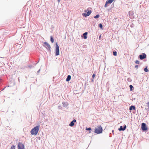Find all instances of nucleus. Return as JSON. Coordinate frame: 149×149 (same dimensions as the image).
<instances>
[{"label": "nucleus", "mask_w": 149, "mask_h": 149, "mask_svg": "<svg viewBox=\"0 0 149 149\" xmlns=\"http://www.w3.org/2000/svg\"><path fill=\"white\" fill-rule=\"evenodd\" d=\"M72 121L74 123L76 122V120L75 119H73Z\"/></svg>", "instance_id": "cd10ccee"}, {"label": "nucleus", "mask_w": 149, "mask_h": 149, "mask_svg": "<svg viewBox=\"0 0 149 149\" xmlns=\"http://www.w3.org/2000/svg\"><path fill=\"white\" fill-rule=\"evenodd\" d=\"M88 10V9H87V10H84V12L87 13Z\"/></svg>", "instance_id": "c85d7f7f"}, {"label": "nucleus", "mask_w": 149, "mask_h": 149, "mask_svg": "<svg viewBox=\"0 0 149 149\" xmlns=\"http://www.w3.org/2000/svg\"><path fill=\"white\" fill-rule=\"evenodd\" d=\"M50 40L52 43H53L54 39L52 36H50Z\"/></svg>", "instance_id": "2eb2a0df"}, {"label": "nucleus", "mask_w": 149, "mask_h": 149, "mask_svg": "<svg viewBox=\"0 0 149 149\" xmlns=\"http://www.w3.org/2000/svg\"><path fill=\"white\" fill-rule=\"evenodd\" d=\"M5 88H6V87H5L4 88H3V90H2V91H3V90Z\"/></svg>", "instance_id": "e433bc0d"}, {"label": "nucleus", "mask_w": 149, "mask_h": 149, "mask_svg": "<svg viewBox=\"0 0 149 149\" xmlns=\"http://www.w3.org/2000/svg\"><path fill=\"white\" fill-rule=\"evenodd\" d=\"M39 139H40V137H39Z\"/></svg>", "instance_id": "58836bf2"}, {"label": "nucleus", "mask_w": 149, "mask_h": 149, "mask_svg": "<svg viewBox=\"0 0 149 149\" xmlns=\"http://www.w3.org/2000/svg\"><path fill=\"white\" fill-rule=\"evenodd\" d=\"M56 53H55V55L56 56H58L59 54V47L57 44L56 43V49L55 50Z\"/></svg>", "instance_id": "39448f33"}, {"label": "nucleus", "mask_w": 149, "mask_h": 149, "mask_svg": "<svg viewBox=\"0 0 149 149\" xmlns=\"http://www.w3.org/2000/svg\"><path fill=\"white\" fill-rule=\"evenodd\" d=\"M91 12H92L91 10H88L86 13H83L82 15L85 17H86L89 16L91 13Z\"/></svg>", "instance_id": "6e6552de"}, {"label": "nucleus", "mask_w": 149, "mask_h": 149, "mask_svg": "<svg viewBox=\"0 0 149 149\" xmlns=\"http://www.w3.org/2000/svg\"><path fill=\"white\" fill-rule=\"evenodd\" d=\"M71 79V76L70 75H68L66 79V81H69Z\"/></svg>", "instance_id": "f8f14e48"}, {"label": "nucleus", "mask_w": 149, "mask_h": 149, "mask_svg": "<svg viewBox=\"0 0 149 149\" xmlns=\"http://www.w3.org/2000/svg\"><path fill=\"white\" fill-rule=\"evenodd\" d=\"M88 34L87 32H85L83 34V36L84 37V38L85 39H86L87 38V35Z\"/></svg>", "instance_id": "9b49d317"}, {"label": "nucleus", "mask_w": 149, "mask_h": 149, "mask_svg": "<svg viewBox=\"0 0 149 149\" xmlns=\"http://www.w3.org/2000/svg\"><path fill=\"white\" fill-rule=\"evenodd\" d=\"M91 130V127H88V128H86V130H88L90 131Z\"/></svg>", "instance_id": "5701e85b"}, {"label": "nucleus", "mask_w": 149, "mask_h": 149, "mask_svg": "<svg viewBox=\"0 0 149 149\" xmlns=\"http://www.w3.org/2000/svg\"><path fill=\"white\" fill-rule=\"evenodd\" d=\"M135 63H136V64H139V61L138 60H136V61H135Z\"/></svg>", "instance_id": "b1692460"}, {"label": "nucleus", "mask_w": 149, "mask_h": 149, "mask_svg": "<svg viewBox=\"0 0 149 149\" xmlns=\"http://www.w3.org/2000/svg\"><path fill=\"white\" fill-rule=\"evenodd\" d=\"M113 55L114 56H116L117 55V53L116 51H113Z\"/></svg>", "instance_id": "a211bd4d"}, {"label": "nucleus", "mask_w": 149, "mask_h": 149, "mask_svg": "<svg viewBox=\"0 0 149 149\" xmlns=\"http://www.w3.org/2000/svg\"><path fill=\"white\" fill-rule=\"evenodd\" d=\"M63 106L65 107H67L68 105V103L67 102H63L62 103Z\"/></svg>", "instance_id": "9d476101"}, {"label": "nucleus", "mask_w": 149, "mask_h": 149, "mask_svg": "<svg viewBox=\"0 0 149 149\" xmlns=\"http://www.w3.org/2000/svg\"><path fill=\"white\" fill-rule=\"evenodd\" d=\"M114 0H107L106 1L107 3L108 4H111V3Z\"/></svg>", "instance_id": "4468645a"}, {"label": "nucleus", "mask_w": 149, "mask_h": 149, "mask_svg": "<svg viewBox=\"0 0 149 149\" xmlns=\"http://www.w3.org/2000/svg\"><path fill=\"white\" fill-rule=\"evenodd\" d=\"M89 133H91V131L89 132Z\"/></svg>", "instance_id": "ea45409f"}, {"label": "nucleus", "mask_w": 149, "mask_h": 149, "mask_svg": "<svg viewBox=\"0 0 149 149\" xmlns=\"http://www.w3.org/2000/svg\"><path fill=\"white\" fill-rule=\"evenodd\" d=\"M18 149H24V145L21 142H19L17 145Z\"/></svg>", "instance_id": "20e7f679"}, {"label": "nucleus", "mask_w": 149, "mask_h": 149, "mask_svg": "<svg viewBox=\"0 0 149 149\" xmlns=\"http://www.w3.org/2000/svg\"><path fill=\"white\" fill-rule=\"evenodd\" d=\"M58 1V2H59L60 1V0H57Z\"/></svg>", "instance_id": "f704fd0d"}, {"label": "nucleus", "mask_w": 149, "mask_h": 149, "mask_svg": "<svg viewBox=\"0 0 149 149\" xmlns=\"http://www.w3.org/2000/svg\"><path fill=\"white\" fill-rule=\"evenodd\" d=\"M92 81H93V79H92Z\"/></svg>", "instance_id": "4c0bfd02"}, {"label": "nucleus", "mask_w": 149, "mask_h": 149, "mask_svg": "<svg viewBox=\"0 0 149 149\" xmlns=\"http://www.w3.org/2000/svg\"><path fill=\"white\" fill-rule=\"evenodd\" d=\"M126 128V126L125 125H124L123 127L122 126H120V128L118 129L119 131H124L125 130Z\"/></svg>", "instance_id": "1a4fd4ad"}, {"label": "nucleus", "mask_w": 149, "mask_h": 149, "mask_svg": "<svg viewBox=\"0 0 149 149\" xmlns=\"http://www.w3.org/2000/svg\"><path fill=\"white\" fill-rule=\"evenodd\" d=\"M43 46L46 48L49 52L51 51L50 45L47 42H45L44 43Z\"/></svg>", "instance_id": "7ed1b4c3"}, {"label": "nucleus", "mask_w": 149, "mask_h": 149, "mask_svg": "<svg viewBox=\"0 0 149 149\" xmlns=\"http://www.w3.org/2000/svg\"><path fill=\"white\" fill-rule=\"evenodd\" d=\"M40 125H38L32 129L31 131V133L32 135H36L39 130Z\"/></svg>", "instance_id": "f257e3e1"}, {"label": "nucleus", "mask_w": 149, "mask_h": 149, "mask_svg": "<svg viewBox=\"0 0 149 149\" xmlns=\"http://www.w3.org/2000/svg\"><path fill=\"white\" fill-rule=\"evenodd\" d=\"M113 130H112V132H113Z\"/></svg>", "instance_id": "c9c22d12"}, {"label": "nucleus", "mask_w": 149, "mask_h": 149, "mask_svg": "<svg viewBox=\"0 0 149 149\" xmlns=\"http://www.w3.org/2000/svg\"><path fill=\"white\" fill-rule=\"evenodd\" d=\"M108 3H107V2L106 1V3L105 4V5H104V7L105 8H106L107 7V4H108Z\"/></svg>", "instance_id": "393cba45"}, {"label": "nucleus", "mask_w": 149, "mask_h": 149, "mask_svg": "<svg viewBox=\"0 0 149 149\" xmlns=\"http://www.w3.org/2000/svg\"><path fill=\"white\" fill-rule=\"evenodd\" d=\"M101 35H100L99 36V39H100V38H101Z\"/></svg>", "instance_id": "72a5a7b5"}, {"label": "nucleus", "mask_w": 149, "mask_h": 149, "mask_svg": "<svg viewBox=\"0 0 149 149\" xmlns=\"http://www.w3.org/2000/svg\"><path fill=\"white\" fill-rule=\"evenodd\" d=\"M28 66L30 68H31L32 67V65H28Z\"/></svg>", "instance_id": "c756f323"}, {"label": "nucleus", "mask_w": 149, "mask_h": 149, "mask_svg": "<svg viewBox=\"0 0 149 149\" xmlns=\"http://www.w3.org/2000/svg\"><path fill=\"white\" fill-rule=\"evenodd\" d=\"M10 149H15V146L14 145H13L11 146Z\"/></svg>", "instance_id": "4be33fe9"}, {"label": "nucleus", "mask_w": 149, "mask_h": 149, "mask_svg": "<svg viewBox=\"0 0 149 149\" xmlns=\"http://www.w3.org/2000/svg\"><path fill=\"white\" fill-rule=\"evenodd\" d=\"M147 105L148 109H149V102H148L147 103Z\"/></svg>", "instance_id": "2f4dec72"}, {"label": "nucleus", "mask_w": 149, "mask_h": 149, "mask_svg": "<svg viewBox=\"0 0 149 149\" xmlns=\"http://www.w3.org/2000/svg\"><path fill=\"white\" fill-rule=\"evenodd\" d=\"M135 67L136 68H138V65H135Z\"/></svg>", "instance_id": "7c9ffc66"}, {"label": "nucleus", "mask_w": 149, "mask_h": 149, "mask_svg": "<svg viewBox=\"0 0 149 149\" xmlns=\"http://www.w3.org/2000/svg\"><path fill=\"white\" fill-rule=\"evenodd\" d=\"M135 109V107L134 106H131L130 107L129 109L130 111L134 110Z\"/></svg>", "instance_id": "ddd939ff"}, {"label": "nucleus", "mask_w": 149, "mask_h": 149, "mask_svg": "<svg viewBox=\"0 0 149 149\" xmlns=\"http://www.w3.org/2000/svg\"><path fill=\"white\" fill-rule=\"evenodd\" d=\"M95 74H93L92 75V78L94 79L95 78Z\"/></svg>", "instance_id": "bb28decb"}, {"label": "nucleus", "mask_w": 149, "mask_h": 149, "mask_svg": "<svg viewBox=\"0 0 149 149\" xmlns=\"http://www.w3.org/2000/svg\"><path fill=\"white\" fill-rule=\"evenodd\" d=\"M100 17V15L98 14L96 16H94V18L97 19L98 18Z\"/></svg>", "instance_id": "f3484780"}, {"label": "nucleus", "mask_w": 149, "mask_h": 149, "mask_svg": "<svg viewBox=\"0 0 149 149\" xmlns=\"http://www.w3.org/2000/svg\"><path fill=\"white\" fill-rule=\"evenodd\" d=\"M144 71L146 72H147L148 71V68H147V67H146V68H145L144 69Z\"/></svg>", "instance_id": "aec40b11"}, {"label": "nucleus", "mask_w": 149, "mask_h": 149, "mask_svg": "<svg viewBox=\"0 0 149 149\" xmlns=\"http://www.w3.org/2000/svg\"><path fill=\"white\" fill-rule=\"evenodd\" d=\"M95 132L97 134H100L102 133V129L101 125L97 127V128H95Z\"/></svg>", "instance_id": "f03ea898"}, {"label": "nucleus", "mask_w": 149, "mask_h": 149, "mask_svg": "<svg viewBox=\"0 0 149 149\" xmlns=\"http://www.w3.org/2000/svg\"><path fill=\"white\" fill-rule=\"evenodd\" d=\"M40 69L37 72V74H38L40 72Z\"/></svg>", "instance_id": "473e14b6"}, {"label": "nucleus", "mask_w": 149, "mask_h": 149, "mask_svg": "<svg viewBox=\"0 0 149 149\" xmlns=\"http://www.w3.org/2000/svg\"><path fill=\"white\" fill-rule=\"evenodd\" d=\"M141 128L142 130L143 131H146L147 130V127H146V125L144 123H142Z\"/></svg>", "instance_id": "423d86ee"}, {"label": "nucleus", "mask_w": 149, "mask_h": 149, "mask_svg": "<svg viewBox=\"0 0 149 149\" xmlns=\"http://www.w3.org/2000/svg\"><path fill=\"white\" fill-rule=\"evenodd\" d=\"M99 27L100 28L102 29L103 27L102 25L100 23L99 24Z\"/></svg>", "instance_id": "412c9836"}, {"label": "nucleus", "mask_w": 149, "mask_h": 149, "mask_svg": "<svg viewBox=\"0 0 149 149\" xmlns=\"http://www.w3.org/2000/svg\"><path fill=\"white\" fill-rule=\"evenodd\" d=\"M129 87H130V90L131 91H132L133 90V89H132V88H133V86L132 85H130L129 86Z\"/></svg>", "instance_id": "6ab92c4d"}, {"label": "nucleus", "mask_w": 149, "mask_h": 149, "mask_svg": "<svg viewBox=\"0 0 149 149\" xmlns=\"http://www.w3.org/2000/svg\"><path fill=\"white\" fill-rule=\"evenodd\" d=\"M139 57L140 59L142 60L146 58V55L145 53H143L139 55Z\"/></svg>", "instance_id": "0eeeda50"}, {"label": "nucleus", "mask_w": 149, "mask_h": 149, "mask_svg": "<svg viewBox=\"0 0 149 149\" xmlns=\"http://www.w3.org/2000/svg\"><path fill=\"white\" fill-rule=\"evenodd\" d=\"M74 123L72 121L69 124V125L70 127H72L74 125Z\"/></svg>", "instance_id": "dca6fc26"}, {"label": "nucleus", "mask_w": 149, "mask_h": 149, "mask_svg": "<svg viewBox=\"0 0 149 149\" xmlns=\"http://www.w3.org/2000/svg\"><path fill=\"white\" fill-rule=\"evenodd\" d=\"M132 11H129V15H132Z\"/></svg>", "instance_id": "a878e982"}]
</instances>
